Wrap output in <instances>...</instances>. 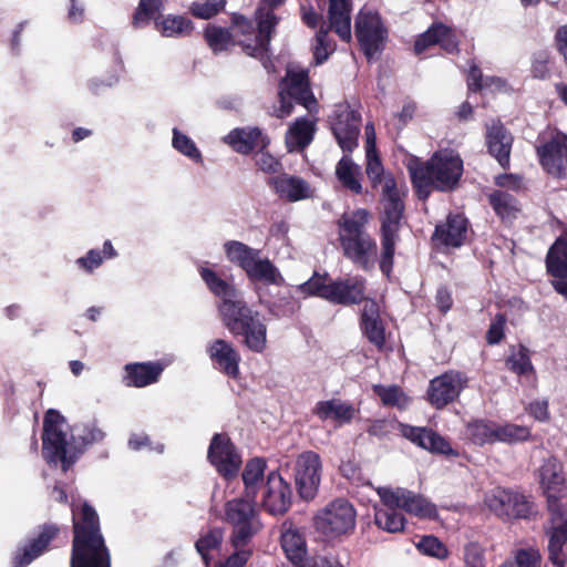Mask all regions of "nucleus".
Listing matches in <instances>:
<instances>
[{"instance_id": "nucleus-1", "label": "nucleus", "mask_w": 567, "mask_h": 567, "mask_svg": "<svg viewBox=\"0 0 567 567\" xmlns=\"http://www.w3.org/2000/svg\"><path fill=\"white\" fill-rule=\"evenodd\" d=\"M65 417L55 409L45 412L42 433V456L50 466L61 465L63 472H68L93 444L100 443L105 437V432L95 422L84 424L78 434L66 440L63 431Z\"/></svg>"}, {"instance_id": "nucleus-2", "label": "nucleus", "mask_w": 567, "mask_h": 567, "mask_svg": "<svg viewBox=\"0 0 567 567\" xmlns=\"http://www.w3.org/2000/svg\"><path fill=\"white\" fill-rule=\"evenodd\" d=\"M72 522L70 567H111V554L95 508L87 502H83L78 515L72 506Z\"/></svg>"}, {"instance_id": "nucleus-3", "label": "nucleus", "mask_w": 567, "mask_h": 567, "mask_svg": "<svg viewBox=\"0 0 567 567\" xmlns=\"http://www.w3.org/2000/svg\"><path fill=\"white\" fill-rule=\"evenodd\" d=\"M257 31L252 23L243 17L236 19L231 33L221 28L209 27L205 32L206 40L214 51H221L227 49L235 38L248 55L264 59L268 52L271 31L277 21L270 10L265 11L264 9L257 11Z\"/></svg>"}, {"instance_id": "nucleus-4", "label": "nucleus", "mask_w": 567, "mask_h": 567, "mask_svg": "<svg viewBox=\"0 0 567 567\" xmlns=\"http://www.w3.org/2000/svg\"><path fill=\"white\" fill-rule=\"evenodd\" d=\"M370 214L365 208L343 213L338 219L339 241L343 256L362 270L373 268L372 258L377 255V241L367 231Z\"/></svg>"}, {"instance_id": "nucleus-5", "label": "nucleus", "mask_w": 567, "mask_h": 567, "mask_svg": "<svg viewBox=\"0 0 567 567\" xmlns=\"http://www.w3.org/2000/svg\"><path fill=\"white\" fill-rule=\"evenodd\" d=\"M223 247L227 260L239 267L250 282L277 287L286 285L279 268L269 258L262 257L260 249L238 240H228Z\"/></svg>"}, {"instance_id": "nucleus-6", "label": "nucleus", "mask_w": 567, "mask_h": 567, "mask_svg": "<svg viewBox=\"0 0 567 567\" xmlns=\"http://www.w3.org/2000/svg\"><path fill=\"white\" fill-rule=\"evenodd\" d=\"M256 499L234 498L225 505L226 522L233 527L231 544L235 548L246 546L262 525L255 507Z\"/></svg>"}, {"instance_id": "nucleus-7", "label": "nucleus", "mask_w": 567, "mask_h": 567, "mask_svg": "<svg viewBox=\"0 0 567 567\" xmlns=\"http://www.w3.org/2000/svg\"><path fill=\"white\" fill-rule=\"evenodd\" d=\"M429 176L434 189L442 193L455 190L463 175V161L457 154L435 152L426 162L413 161Z\"/></svg>"}, {"instance_id": "nucleus-8", "label": "nucleus", "mask_w": 567, "mask_h": 567, "mask_svg": "<svg viewBox=\"0 0 567 567\" xmlns=\"http://www.w3.org/2000/svg\"><path fill=\"white\" fill-rule=\"evenodd\" d=\"M355 518L353 505L346 498H337L315 515L313 526L324 537L337 538L354 529Z\"/></svg>"}, {"instance_id": "nucleus-9", "label": "nucleus", "mask_w": 567, "mask_h": 567, "mask_svg": "<svg viewBox=\"0 0 567 567\" xmlns=\"http://www.w3.org/2000/svg\"><path fill=\"white\" fill-rule=\"evenodd\" d=\"M329 124L342 152L351 154L359 144L361 114L352 110L348 102L338 103L329 117Z\"/></svg>"}, {"instance_id": "nucleus-10", "label": "nucleus", "mask_w": 567, "mask_h": 567, "mask_svg": "<svg viewBox=\"0 0 567 567\" xmlns=\"http://www.w3.org/2000/svg\"><path fill=\"white\" fill-rule=\"evenodd\" d=\"M486 506L503 519H528L534 513V504L524 494L511 488H496L485 499Z\"/></svg>"}, {"instance_id": "nucleus-11", "label": "nucleus", "mask_w": 567, "mask_h": 567, "mask_svg": "<svg viewBox=\"0 0 567 567\" xmlns=\"http://www.w3.org/2000/svg\"><path fill=\"white\" fill-rule=\"evenodd\" d=\"M207 458L218 474L226 480L236 477L241 465L240 455L237 453L235 444L226 433H216L213 435L207 452Z\"/></svg>"}, {"instance_id": "nucleus-12", "label": "nucleus", "mask_w": 567, "mask_h": 567, "mask_svg": "<svg viewBox=\"0 0 567 567\" xmlns=\"http://www.w3.org/2000/svg\"><path fill=\"white\" fill-rule=\"evenodd\" d=\"M321 458L313 451L302 452L295 464V483L300 498L311 501L316 497L321 482Z\"/></svg>"}, {"instance_id": "nucleus-13", "label": "nucleus", "mask_w": 567, "mask_h": 567, "mask_svg": "<svg viewBox=\"0 0 567 567\" xmlns=\"http://www.w3.org/2000/svg\"><path fill=\"white\" fill-rule=\"evenodd\" d=\"M467 384L468 378L464 372L447 371L430 381L426 392L427 401L432 406L441 410L457 400Z\"/></svg>"}, {"instance_id": "nucleus-14", "label": "nucleus", "mask_w": 567, "mask_h": 567, "mask_svg": "<svg viewBox=\"0 0 567 567\" xmlns=\"http://www.w3.org/2000/svg\"><path fill=\"white\" fill-rule=\"evenodd\" d=\"M354 29L365 55L372 59L388 37L381 17L378 12L361 10L355 19Z\"/></svg>"}, {"instance_id": "nucleus-15", "label": "nucleus", "mask_w": 567, "mask_h": 567, "mask_svg": "<svg viewBox=\"0 0 567 567\" xmlns=\"http://www.w3.org/2000/svg\"><path fill=\"white\" fill-rule=\"evenodd\" d=\"M61 527L54 523H44L39 526L38 536L17 546L11 559V567H28L35 559L45 554L50 544L58 537Z\"/></svg>"}, {"instance_id": "nucleus-16", "label": "nucleus", "mask_w": 567, "mask_h": 567, "mask_svg": "<svg viewBox=\"0 0 567 567\" xmlns=\"http://www.w3.org/2000/svg\"><path fill=\"white\" fill-rule=\"evenodd\" d=\"M292 504V489L278 471H271L267 475L262 489V508L276 516L286 514Z\"/></svg>"}, {"instance_id": "nucleus-17", "label": "nucleus", "mask_w": 567, "mask_h": 567, "mask_svg": "<svg viewBox=\"0 0 567 567\" xmlns=\"http://www.w3.org/2000/svg\"><path fill=\"white\" fill-rule=\"evenodd\" d=\"M383 212L380 215V230L400 233L405 206L393 176H386L382 186Z\"/></svg>"}, {"instance_id": "nucleus-18", "label": "nucleus", "mask_w": 567, "mask_h": 567, "mask_svg": "<svg viewBox=\"0 0 567 567\" xmlns=\"http://www.w3.org/2000/svg\"><path fill=\"white\" fill-rule=\"evenodd\" d=\"M539 485L551 512L560 511V498L566 488L563 465L556 460L546 461L538 470Z\"/></svg>"}, {"instance_id": "nucleus-19", "label": "nucleus", "mask_w": 567, "mask_h": 567, "mask_svg": "<svg viewBox=\"0 0 567 567\" xmlns=\"http://www.w3.org/2000/svg\"><path fill=\"white\" fill-rule=\"evenodd\" d=\"M536 153L542 167L551 176L564 178L567 175V136L557 134L548 142L537 145Z\"/></svg>"}, {"instance_id": "nucleus-20", "label": "nucleus", "mask_w": 567, "mask_h": 567, "mask_svg": "<svg viewBox=\"0 0 567 567\" xmlns=\"http://www.w3.org/2000/svg\"><path fill=\"white\" fill-rule=\"evenodd\" d=\"M367 280L361 276L338 278L329 281L326 300L332 305L353 306L364 303Z\"/></svg>"}, {"instance_id": "nucleus-21", "label": "nucleus", "mask_w": 567, "mask_h": 567, "mask_svg": "<svg viewBox=\"0 0 567 567\" xmlns=\"http://www.w3.org/2000/svg\"><path fill=\"white\" fill-rule=\"evenodd\" d=\"M545 262L553 289L567 300V231L549 247Z\"/></svg>"}, {"instance_id": "nucleus-22", "label": "nucleus", "mask_w": 567, "mask_h": 567, "mask_svg": "<svg viewBox=\"0 0 567 567\" xmlns=\"http://www.w3.org/2000/svg\"><path fill=\"white\" fill-rule=\"evenodd\" d=\"M400 431L403 437L425 451L433 454L458 456V452L451 446L449 441L432 429L400 423Z\"/></svg>"}, {"instance_id": "nucleus-23", "label": "nucleus", "mask_w": 567, "mask_h": 567, "mask_svg": "<svg viewBox=\"0 0 567 567\" xmlns=\"http://www.w3.org/2000/svg\"><path fill=\"white\" fill-rule=\"evenodd\" d=\"M359 327L367 340L381 350L385 344V324L381 318L380 306L375 299H367L363 303L360 316Z\"/></svg>"}, {"instance_id": "nucleus-24", "label": "nucleus", "mask_w": 567, "mask_h": 567, "mask_svg": "<svg viewBox=\"0 0 567 567\" xmlns=\"http://www.w3.org/2000/svg\"><path fill=\"white\" fill-rule=\"evenodd\" d=\"M224 142L235 152L249 155L255 151L266 150L270 144V138L257 126H244L231 130L224 137Z\"/></svg>"}, {"instance_id": "nucleus-25", "label": "nucleus", "mask_w": 567, "mask_h": 567, "mask_svg": "<svg viewBox=\"0 0 567 567\" xmlns=\"http://www.w3.org/2000/svg\"><path fill=\"white\" fill-rule=\"evenodd\" d=\"M267 185L274 189L279 198L290 203L310 198L312 193L307 181L287 173L269 177Z\"/></svg>"}, {"instance_id": "nucleus-26", "label": "nucleus", "mask_w": 567, "mask_h": 567, "mask_svg": "<svg viewBox=\"0 0 567 567\" xmlns=\"http://www.w3.org/2000/svg\"><path fill=\"white\" fill-rule=\"evenodd\" d=\"M207 353L216 369L229 378H238L240 355L231 342L216 339L208 346Z\"/></svg>"}, {"instance_id": "nucleus-27", "label": "nucleus", "mask_w": 567, "mask_h": 567, "mask_svg": "<svg viewBox=\"0 0 567 567\" xmlns=\"http://www.w3.org/2000/svg\"><path fill=\"white\" fill-rule=\"evenodd\" d=\"M435 44H439L449 53L456 51L458 40L455 31L442 22H435L417 37L414 43V51L420 54Z\"/></svg>"}, {"instance_id": "nucleus-28", "label": "nucleus", "mask_w": 567, "mask_h": 567, "mask_svg": "<svg viewBox=\"0 0 567 567\" xmlns=\"http://www.w3.org/2000/svg\"><path fill=\"white\" fill-rule=\"evenodd\" d=\"M467 225L463 215L450 214L444 224L436 225L432 239L445 247L458 248L466 238Z\"/></svg>"}, {"instance_id": "nucleus-29", "label": "nucleus", "mask_w": 567, "mask_h": 567, "mask_svg": "<svg viewBox=\"0 0 567 567\" xmlns=\"http://www.w3.org/2000/svg\"><path fill=\"white\" fill-rule=\"evenodd\" d=\"M218 311L224 326L230 333H234L245 323L251 321L255 316L260 315L250 308L247 302L237 296L229 302H219Z\"/></svg>"}, {"instance_id": "nucleus-30", "label": "nucleus", "mask_w": 567, "mask_h": 567, "mask_svg": "<svg viewBox=\"0 0 567 567\" xmlns=\"http://www.w3.org/2000/svg\"><path fill=\"white\" fill-rule=\"evenodd\" d=\"M279 89L284 92V95H288L289 99L302 104L309 111H311L312 105L317 104L310 89L309 73H286Z\"/></svg>"}, {"instance_id": "nucleus-31", "label": "nucleus", "mask_w": 567, "mask_h": 567, "mask_svg": "<svg viewBox=\"0 0 567 567\" xmlns=\"http://www.w3.org/2000/svg\"><path fill=\"white\" fill-rule=\"evenodd\" d=\"M512 143L513 137L503 124H493L487 128V151L504 169L509 167Z\"/></svg>"}, {"instance_id": "nucleus-32", "label": "nucleus", "mask_w": 567, "mask_h": 567, "mask_svg": "<svg viewBox=\"0 0 567 567\" xmlns=\"http://www.w3.org/2000/svg\"><path fill=\"white\" fill-rule=\"evenodd\" d=\"M124 383L127 386L144 388L158 381L164 367L158 361L127 363L124 367Z\"/></svg>"}, {"instance_id": "nucleus-33", "label": "nucleus", "mask_w": 567, "mask_h": 567, "mask_svg": "<svg viewBox=\"0 0 567 567\" xmlns=\"http://www.w3.org/2000/svg\"><path fill=\"white\" fill-rule=\"evenodd\" d=\"M317 131L316 120L301 116L289 126L286 145L289 152H302L313 141Z\"/></svg>"}, {"instance_id": "nucleus-34", "label": "nucleus", "mask_w": 567, "mask_h": 567, "mask_svg": "<svg viewBox=\"0 0 567 567\" xmlns=\"http://www.w3.org/2000/svg\"><path fill=\"white\" fill-rule=\"evenodd\" d=\"M236 338H240L243 344L255 353H262L267 347V327L261 320L260 315L241 326L231 333Z\"/></svg>"}, {"instance_id": "nucleus-35", "label": "nucleus", "mask_w": 567, "mask_h": 567, "mask_svg": "<svg viewBox=\"0 0 567 567\" xmlns=\"http://www.w3.org/2000/svg\"><path fill=\"white\" fill-rule=\"evenodd\" d=\"M328 19L330 29L342 41L351 39V0H329Z\"/></svg>"}, {"instance_id": "nucleus-36", "label": "nucleus", "mask_w": 567, "mask_h": 567, "mask_svg": "<svg viewBox=\"0 0 567 567\" xmlns=\"http://www.w3.org/2000/svg\"><path fill=\"white\" fill-rule=\"evenodd\" d=\"M355 412L357 410L351 403L338 399L319 401L315 409V413L320 420H334L342 424L350 423Z\"/></svg>"}, {"instance_id": "nucleus-37", "label": "nucleus", "mask_w": 567, "mask_h": 567, "mask_svg": "<svg viewBox=\"0 0 567 567\" xmlns=\"http://www.w3.org/2000/svg\"><path fill=\"white\" fill-rule=\"evenodd\" d=\"M281 547L295 567H303L308 563L307 544L298 529L289 528L281 534Z\"/></svg>"}, {"instance_id": "nucleus-38", "label": "nucleus", "mask_w": 567, "mask_h": 567, "mask_svg": "<svg viewBox=\"0 0 567 567\" xmlns=\"http://www.w3.org/2000/svg\"><path fill=\"white\" fill-rule=\"evenodd\" d=\"M198 272L208 290L219 299V302H229L238 296L236 287L223 279L214 269L200 266Z\"/></svg>"}, {"instance_id": "nucleus-39", "label": "nucleus", "mask_w": 567, "mask_h": 567, "mask_svg": "<svg viewBox=\"0 0 567 567\" xmlns=\"http://www.w3.org/2000/svg\"><path fill=\"white\" fill-rule=\"evenodd\" d=\"M548 539L547 550L548 559L555 567H565L567 556L564 553V547L567 544V526L565 520L551 526L546 530Z\"/></svg>"}, {"instance_id": "nucleus-40", "label": "nucleus", "mask_w": 567, "mask_h": 567, "mask_svg": "<svg viewBox=\"0 0 567 567\" xmlns=\"http://www.w3.org/2000/svg\"><path fill=\"white\" fill-rule=\"evenodd\" d=\"M497 429L498 422L481 417L466 424V434L476 446L493 445L496 444Z\"/></svg>"}, {"instance_id": "nucleus-41", "label": "nucleus", "mask_w": 567, "mask_h": 567, "mask_svg": "<svg viewBox=\"0 0 567 567\" xmlns=\"http://www.w3.org/2000/svg\"><path fill=\"white\" fill-rule=\"evenodd\" d=\"M360 175L361 167L352 161L350 154L343 153V156L336 166V176L338 181L346 189L354 194H361L362 185L360 182Z\"/></svg>"}, {"instance_id": "nucleus-42", "label": "nucleus", "mask_w": 567, "mask_h": 567, "mask_svg": "<svg viewBox=\"0 0 567 567\" xmlns=\"http://www.w3.org/2000/svg\"><path fill=\"white\" fill-rule=\"evenodd\" d=\"M267 462L262 457H254L247 461L241 478L245 487V497L256 499L259 484L262 482Z\"/></svg>"}, {"instance_id": "nucleus-43", "label": "nucleus", "mask_w": 567, "mask_h": 567, "mask_svg": "<svg viewBox=\"0 0 567 567\" xmlns=\"http://www.w3.org/2000/svg\"><path fill=\"white\" fill-rule=\"evenodd\" d=\"M256 292L258 295L259 303L267 309L269 315L276 318H285L293 315L296 302L289 293L272 299L267 296V288H258L256 289Z\"/></svg>"}, {"instance_id": "nucleus-44", "label": "nucleus", "mask_w": 567, "mask_h": 567, "mask_svg": "<svg viewBox=\"0 0 567 567\" xmlns=\"http://www.w3.org/2000/svg\"><path fill=\"white\" fill-rule=\"evenodd\" d=\"M193 22L182 16H163L155 18V29L164 37H184L193 31Z\"/></svg>"}, {"instance_id": "nucleus-45", "label": "nucleus", "mask_w": 567, "mask_h": 567, "mask_svg": "<svg viewBox=\"0 0 567 567\" xmlns=\"http://www.w3.org/2000/svg\"><path fill=\"white\" fill-rule=\"evenodd\" d=\"M399 239L400 235L396 231L380 230L381 252L379 268L386 278H390L393 271L395 245Z\"/></svg>"}, {"instance_id": "nucleus-46", "label": "nucleus", "mask_w": 567, "mask_h": 567, "mask_svg": "<svg viewBox=\"0 0 567 567\" xmlns=\"http://www.w3.org/2000/svg\"><path fill=\"white\" fill-rule=\"evenodd\" d=\"M401 509L421 518L433 519L437 516V509L434 504L408 489H404Z\"/></svg>"}, {"instance_id": "nucleus-47", "label": "nucleus", "mask_w": 567, "mask_h": 567, "mask_svg": "<svg viewBox=\"0 0 567 567\" xmlns=\"http://www.w3.org/2000/svg\"><path fill=\"white\" fill-rule=\"evenodd\" d=\"M488 203L495 214L503 220L515 219L518 213L517 199L505 190H494L488 195Z\"/></svg>"}, {"instance_id": "nucleus-48", "label": "nucleus", "mask_w": 567, "mask_h": 567, "mask_svg": "<svg viewBox=\"0 0 567 567\" xmlns=\"http://www.w3.org/2000/svg\"><path fill=\"white\" fill-rule=\"evenodd\" d=\"M374 523L375 525L388 532V533H399L404 529L406 519L399 509L393 508H381L374 507Z\"/></svg>"}, {"instance_id": "nucleus-49", "label": "nucleus", "mask_w": 567, "mask_h": 567, "mask_svg": "<svg viewBox=\"0 0 567 567\" xmlns=\"http://www.w3.org/2000/svg\"><path fill=\"white\" fill-rule=\"evenodd\" d=\"M223 539L224 528L212 527L196 540L195 548L207 567H209L212 559L209 553L212 550L219 549L223 544Z\"/></svg>"}, {"instance_id": "nucleus-50", "label": "nucleus", "mask_w": 567, "mask_h": 567, "mask_svg": "<svg viewBox=\"0 0 567 567\" xmlns=\"http://www.w3.org/2000/svg\"><path fill=\"white\" fill-rule=\"evenodd\" d=\"M466 83L470 93L481 91L501 92L507 90V83L504 79L495 75L484 76V73H468Z\"/></svg>"}, {"instance_id": "nucleus-51", "label": "nucleus", "mask_w": 567, "mask_h": 567, "mask_svg": "<svg viewBox=\"0 0 567 567\" xmlns=\"http://www.w3.org/2000/svg\"><path fill=\"white\" fill-rule=\"evenodd\" d=\"M505 364L509 371L519 377H528L535 373L529 349L523 344H519L518 350L507 357Z\"/></svg>"}, {"instance_id": "nucleus-52", "label": "nucleus", "mask_w": 567, "mask_h": 567, "mask_svg": "<svg viewBox=\"0 0 567 567\" xmlns=\"http://www.w3.org/2000/svg\"><path fill=\"white\" fill-rule=\"evenodd\" d=\"M530 429L515 423H498L496 443L517 444L528 441L530 437Z\"/></svg>"}, {"instance_id": "nucleus-53", "label": "nucleus", "mask_w": 567, "mask_h": 567, "mask_svg": "<svg viewBox=\"0 0 567 567\" xmlns=\"http://www.w3.org/2000/svg\"><path fill=\"white\" fill-rule=\"evenodd\" d=\"M172 146L178 153L186 156L196 164H203L204 158L202 152L188 135L181 132L177 127L172 130Z\"/></svg>"}, {"instance_id": "nucleus-54", "label": "nucleus", "mask_w": 567, "mask_h": 567, "mask_svg": "<svg viewBox=\"0 0 567 567\" xmlns=\"http://www.w3.org/2000/svg\"><path fill=\"white\" fill-rule=\"evenodd\" d=\"M330 280L332 279L328 272L321 275L315 271L307 281L298 286V291L306 296L319 297L326 300V296L329 293Z\"/></svg>"}, {"instance_id": "nucleus-55", "label": "nucleus", "mask_w": 567, "mask_h": 567, "mask_svg": "<svg viewBox=\"0 0 567 567\" xmlns=\"http://www.w3.org/2000/svg\"><path fill=\"white\" fill-rule=\"evenodd\" d=\"M408 169L416 197L420 200H426L432 190H435L433 182H431L429 176L414 162L408 165Z\"/></svg>"}, {"instance_id": "nucleus-56", "label": "nucleus", "mask_w": 567, "mask_h": 567, "mask_svg": "<svg viewBox=\"0 0 567 567\" xmlns=\"http://www.w3.org/2000/svg\"><path fill=\"white\" fill-rule=\"evenodd\" d=\"M226 0L195 1L189 6L190 13L198 19H210L224 10Z\"/></svg>"}, {"instance_id": "nucleus-57", "label": "nucleus", "mask_w": 567, "mask_h": 567, "mask_svg": "<svg viewBox=\"0 0 567 567\" xmlns=\"http://www.w3.org/2000/svg\"><path fill=\"white\" fill-rule=\"evenodd\" d=\"M163 9L162 0H140L138 8L134 14L133 23L135 27H144L156 12Z\"/></svg>"}, {"instance_id": "nucleus-58", "label": "nucleus", "mask_w": 567, "mask_h": 567, "mask_svg": "<svg viewBox=\"0 0 567 567\" xmlns=\"http://www.w3.org/2000/svg\"><path fill=\"white\" fill-rule=\"evenodd\" d=\"M514 561L516 567H540L543 557L538 548L529 546L514 550Z\"/></svg>"}, {"instance_id": "nucleus-59", "label": "nucleus", "mask_w": 567, "mask_h": 567, "mask_svg": "<svg viewBox=\"0 0 567 567\" xmlns=\"http://www.w3.org/2000/svg\"><path fill=\"white\" fill-rule=\"evenodd\" d=\"M416 548L424 555L444 559L447 557V548L445 545L435 536L426 535L423 536L416 544Z\"/></svg>"}, {"instance_id": "nucleus-60", "label": "nucleus", "mask_w": 567, "mask_h": 567, "mask_svg": "<svg viewBox=\"0 0 567 567\" xmlns=\"http://www.w3.org/2000/svg\"><path fill=\"white\" fill-rule=\"evenodd\" d=\"M334 47L329 40L328 31L321 29L316 35V44L313 47L315 65L322 64L333 52Z\"/></svg>"}, {"instance_id": "nucleus-61", "label": "nucleus", "mask_w": 567, "mask_h": 567, "mask_svg": "<svg viewBox=\"0 0 567 567\" xmlns=\"http://www.w3.org/2000/svg\"><path fill=\"white\" fill-rule=\"evenodd\" d=\"M367 165H365V174L368 178L371 181L372 187H377L383 178V165L381 158L378 154V151L372 153H365Z\"/></svg>"}, {"instance_id": "nucleus-62", "label": "nucleus", "mask_w": 567, "mask_h": 567, "mask_svg": "<svg viewBox=\"0 0 567 567\" xmlns=\"http://www.w3.org/2000/svg\"><path fill=\"white\" fill-rule=\"evenodd\" d=\"M120 82L116 73H102L90 79L87 86L93 94H101Z\"/></svg>"}, {"instance_id": "nucleus-63", "label": "nucleus", "mask_w": 567, "mask_h": 567, "mask_svg": "<svg viewBox=\"0 0 567 567\" xmlns=\"http://www.w3.org/2000/svg\"><path fill=\"white\" fill-rule=\"evenodd\" d=\"M374 392L386 406H400L403 392L396 385H374Z\"/></svg>"}, {"instance_id": "nucleus-64", "label": "nucleus", "mask_w": 567, "mask_h": 567, "mask_svg": "<svg viewBox=\"0 0 567 567\" xmlns=\"http://www.w3.org/2000/svg\"><path fill=\"white\" fill-rule=\"evenodd\" d=\"M465 567H485V557L482 547L476 543H468L464 547Z\"/></svg>"}]
</instances>
